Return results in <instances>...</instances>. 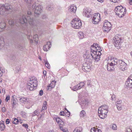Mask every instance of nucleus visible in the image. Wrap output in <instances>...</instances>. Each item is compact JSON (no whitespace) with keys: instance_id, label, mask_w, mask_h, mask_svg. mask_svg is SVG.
Here are the masks:
<instances>
[{"instance_id":"nucleus-1","label":"nucleus","mask_w":132,"mask_h":132,"mask_svg":"<svg viewBox=\"0 0 132 132\" xmlns=\"http://www.w3.org/2000/svg\"><path fill=\"white\" fill-rule=\"evenodd\" d=\"M96 45V44H94L91 46L90 54L95 61L98 62L100 60V56L101 54L100 51L101 50H97Z\"/></svg>"},{"instance_id":"nucleus-2","label":"nucleus","mask_w":132,"mask_h":132,"mask_svg":"<svg viewBox=\"0 0 132 132\" xmlns=\"http://www.w3.org/2000/svg\"><path fill=\"white\" fill-rule=\"evenodd\" d=\"M27 14L28 15L26 18L25 16L23 15L22 18L20 19L19 22L22 24H23L28 21L31 26H33L35 25L34 23L32 18L30 16L31 15V13L30 11H28Z\"/></svg>"},{"instance_id":"nucleus-3","label":"nucleus","mask_w":132,"mask_h":132,"mask_svg":"<svg viewBox=\"0 0 132 132\" xmlns=\"http://www.w3.org/2000/svg\"><path fill=\"white\" fill-rule=\"evenodd\" d=\"M37 81L36 78L33 77L29 79L27 83V88L30 90H33L37 86Z\"/></svg>"},{"instance_id":"nucleus-4","label":"nucleus","mask_w":132,"mask_h":132,"mask_svg":"<svg viewBox=\"0 0 132 132\" xmlns=\"http://www.w3.org/2000/svg\"><path fill=\"white\" fill-rule=\"evenodd\" d=\"M114 11L116 14L120 17H123L126 13V8L123 7L121 5L116 7Z\"/></svg>"},{"instance_id":"nucleus-5","label":"nucleus","mask_w":132,"mask_h":132,"mask_svg":"<svg viewBox=\"0 0 132 132\" xmlns=\"http://www.w3.org/2000/svg\"><path fill=\"white\" fill-rule=\"evenodd\" d=\"M71 24L73 27L76 29H79L81 26V22L80 20L75 18L73 19L71 22Z\"/></svg>"},{"instance_id":"nucleus-6","label":"nucleus","mask_w":132,"mask_h":132,"mask_svg":"<svg viewBox=\"0 0 132 132\" xmlns=\"http://www.w3.org/2000/svg\"><path fill=\"white\" fill-rule=\"evenodd\" d=\"M36 3H34L32 5V7L33 10H34L35 13L39 14L42 11L41 6L40 5H38L36 7Z\"/></svg>"},{"instance_id":"nucleus-7","label":"nucleus","mask_w":132,"mask_h":132,"mask_svg":"<svg viewBox=\"0 0 132 132\" xmlns=\"http://www.w3.org/2000/svg\"><path fill=\"white\" fill-rule=\"evenodd\" d=\"M111 24L109 22L106 21L104 22L103 29L104 32H108L111 29Z\"/></svg>"},{"instance_id":"nucleus-8","label":"nucleus","mask_w":132,"mask_h":132,"mask_svg":"<svg viewBox=\"0 0 132 132\" xmlns=\"http://www.w3.org/2000/svg\"><path fill=\"white\" fill-rule=\"evenodd\" d=\"M91 63L87 61L84 62L82 67V69L84 72H89L90 70Z\"/></svg>"},{"instance_id":"nucleus-9","label":"nucleus","mask_w":132,"mask_h":132,"mask_svg":"<svg viewBox=\"0 0 132 132\" xmlns=\"http://www.w3.org/2000/svg\"><path fill=\"white\" fill-rule=\"evenodd\" d=\"M108 112V111L103 110L101 108L98 109V113L101 119H103L106 117Z\"/></svg>"},{"instance_id":"nucleus-10","label":"nucleus","mask_w":132,"mask_h":132,"mask_svg":"<svg viewBox=\"0 0 132 132\" xmlns=\"http://www.w3.org/2000/svg\"><path fill=\"white\" fill-rule=\"evenodd\" d=\"M127 64L122 60H120L118 62V67L122 71H124L127 69L126 66Z\"/></svg>"},{"instance_id":"nucleus-11","label":"nucleus","mask_w":132,"mask_h":132,"mask_svg":"<svg viewBox=\"0 0 132 132\" xmlns=\"http://www.w3.org/2000/svg\"><path fill=\"white\" fill-rule=\"evenodd\" d=\"M100 15L99 13L95 14L92 19V22L94 24H97L100 20Z\"/></svg>"},{"instance_id":"nucleus-12","label":"nucleus","mask_w":132,"mask_h":132,"mask_svg":"<svg viewBox=\"0 0 132 132\" xmlns=\"http://www.w3.org/2000/svg\"><path fill=\"white\" fill-rule=\"evenodd\" d=\"M121 41V38L117 36H115L113 38V43L116 47H118L119 46Z\"/></svg>"},{"instance_id":"nucleus-13","label":"nucleus","mask_w":132,"mask_h":132,"mask_svg":"<svg viewBox=\"0 0 132 132\" xmlns=\"http://www.w3.org/2000/svg\"><path fill=\"white\" fill-rule=\"evenodd\" d=\"M125 85L127 87H132V75L129 77L125 82Z\"/></svg>"},{"instance_id":"nucleus-14","label":"nucleus","mask_w":132,"mask_h":132,"mask_svg":"<svg viewBox=\"0 0 132 132\" xmlns=\"http://www.w3.org/2000/svg\"><path fill=\"white\" fill-rule=\"evenodd\" d=\"M116 103L117 108L118 110L120 111L121 110L123 106V103L121 100L118 101Z\"/></svg>"},{"instance_id":"nucleus-15","label":"nucleus","mask_w":132,"mask_h":132,"mask_svg":"<svg viewBox=\"0 0 132 132\" xmlns=\"http://www.w3.org/2000/svg\"><path fill=\"white\" fill-rule=\"evenodd\" d=\"M90 9H84L83 12V15L87 17H89L91 15L90 14Z\"/></svg>"},{"instance_id":"nucleus-16","label":"nucleus","mask_w":132,"mask_h":132,"mask_svg":"<svg viewBox=\"0 0 132 132\" xmlns=\"http://www.w3.org/2000/svg\"><path fill=\"white\" fill-rule=\"evenodd\" d=\"M77 9L76 7L74 5H71L69 7V11L72 13L75 12Z\"/></svg>"},{"instance_id":"nucleus-17","label":"nucleus","mask_w":132,"mask_h":132,"mask_svg":"<svg viewBox=\"0 0 132 132\" xmlns=\"http://www.w3.org/2000/svg\"><path fill=\"white\" fill-rule=\"evenodd\" d=\"M106 66L107 67V70L109 71H112L114 69V66L111 64V63H108Z\"/></svg>"},{"instance_id":"nucleus-18","label":"nucleus","mask_w":132,"mask_h":132,"mask_svg":"<svg viewBox=\"0 0 132 132\" xmlns=\"http://www.w3.org/2000/svg\"><path fill=\"white\" fill-rule=\"evenodd\" d=\"M19 98L20 102L24 104L28 102L29 101V99L27 97H19Z\"/></svg>"},{"instance_id":"nucleus-19","label":"nucleus","mask_w":132,"mask_h":132,"mask_svg":"<svg viewBox=\"0 0 132 132\" xmlns=\"http://www.w3.org/2000/svg\"><path fill=\"white\" fill-rule=\"evenodd\" d=\"M51 43L50 42L47 43V44L44 45L43 47V50L44 51H47L50 48V45Z\"/></svg>"},{"instance_id":"nucleus-20","label":"nucleus","mask_w":132,"mask_h":132,"mask_svg":"<svg viewBox=\"0 0 132 132\" xmlns=\"http://www.w3.org/2000/svg\"><path fill=\"white\" fill-rule=\"evenodd\" d=\"M5 8L4 5H0V14H4L5 13Z\"/></svg>"},{"instance_id":"nucleus-21","label":"nucleus","mask_w":132,"mask_h":132,"mask_svg":"<svg viewBox=\"0 0 132 132\" xmlns=\"http://www.w3.org/2000/svg\"><path fill=\"white\" fill-rule=\"evenodd\" d=\"M119 60H118L117 59H115L114 60H112L111 63V64L113 66L116 65L118 66V62Z\"/></svg>"},{"instance_id":"nucleus-22","label":"nucleus","mask_w":132,"mask_h":132,"mask_svg":"<svg viewBox=\"0 0 132 132\" xmlns=\"http://www.w3.org/2000/svg\"><path fill=\"white\" fill-rule=\"evenodd\" d=\"M4 6L5 12L9 10H10L12 8L11 6L8 4H5Z\"/></svg>"},{"instance_id":"nucleus-23","label":"nucleus","mask_w":132,"mask_h":132,"mask_svg":"<svg viewBox=\"0 0 132 132\" xmlns=\"http://www.w3.org/2000/svg\"><path fill=\"white\" fill-rule=\"evenodd\" d=\"M90 132H102V131L100 129L94 127L91 129Z\"/></svg>"},{"instance_id":"nucleus-24","label":"nucleus","mask_w":132,"mask_h":132,"mask_svg":"<svg viewBox=\"0 0 132 132\" xmlns=\"http://www.w3.org/2000/svg\"><path fill=\"white\" fill-rule=\"evenodd\" d=\"M4 45V41L3 38H0V50L3 48Z\"/></svg>"},{"instance_id":"nucleus-25","label":"nucleus","mask_w":132,"mask_h":132,"mask_svg":"<svg viewBox=\"0 0 132 132\" xmlns=\"http://www.w3.org/2000/svg\"><path fill=\"white\" fill-rule=\"evenodd\" d=\"M108 107L107 105H104L101 106L99 108H101L102 110H103L108 111Z\"/></svg>"},{"instance_id":"nucleus-26","label":"nucleus","mask_w":132,"mask_h":132,"mask_svg":"<svg viewBox=\"0 0 132 132\" xmlns=\"http://www.w3.org/2000/svg\"><path fill=\"white\" fill-rule=\"evenodd\" d=\"M65 110L69 113V114H68V115H66V114L65 113V112H64V111H61L60 112V115H61V116H67L68 117H69V116H70V112H69V111H68V110H67L66 109H65ZM65 117H66V116H65Z\"/></svg>"},{"instance_id":"nucleus-27","label":"nucleus","mask_w":132,"mask_h":132,"mask_svg":"<svg viewBox=\"0 0 132 132\" xmlns=\"http://www.w3.org/2000/svg\"><path fill=\"white\" fill-rule=\"evenodd\" d=\"M4 122L2 121V122L0 123V129L2 131L4 130L5 128V126L4 124Z\"/></svg>"},{"instance_id":"nucleus-28","label":"nucleus","mask_w":132,"mask_h":132,"mask_svg":"<svg viewBox=\"0 0 132 132\" xmlns=\"http://www.w3.org/2000/svg\"><path fill=\"white\" fill-rule=\"evenodd\" d=\"M82 129L81 127H78L76 128L74 130L73 132H81Z\"/></svg>"},{"instance_id":"nucleus-29","label":"nucleus","mask_w":132,"mask_h":132,"mask_svg":"<svg viewBox=\"0 0 132 132\" xmlns=\"http://www.w3.org/2000/svg\"><path fill=\"white\" fill-rule=\"evenodd\" d=\"M78 35L79 38L80 39H82L84 37L83 33L82 32H79L78 33Z\"/></svg>"},{"instance_id":"nucleus-30","label":"nucleus","mask_w":132,"mask_h":132,"mask_svg":"<svg viewBox=\"0 0 132 132\" xmlns=\"http://www.w3.org/2000/svg\"><path fill=\"white\" fill-rule=\"evenodd\" d=\"M11 102L12 105V109H13L14 108V106L16 105V102L14 98H12V99Z\"/></svg>"},{"instance_id":"nucleus-31","label":"nucleus","mask_w":132,"mask_h":132,"mask_svg":"<svg viewBox=\"0 0 132 132\" xmlns=\"http://www.w3.org/2000/svg\"><path fill=\"white\" fill-rule=\"evenodd\" d=\"M12 122L14 124H17L19 122V120L16 118H14L13 119Z\"/></svg>"},{"instance_id":"nucleus-32","label":"nucleus","mask_w":132,"mask_h":132,"mask_svg":"<svg viewBox=\"0 0 132 132\" xmlns=\"http://www.w3.org/2000/svg\"><path fill=\"white\" fill-rule=\"evenodd\" d=\"M56 81L55 80L52 81L50 85L51 87L53 88L54 87L56 84Z\"/></svg>"},{"instance_id":"nucleus-33","label":"nucleus","mask_w":132,"mask_h":132,"mask_svg":"<svg viewBox=\"0 0 132 132\" xmlns=\"http://www.w3.org/2000/svg\"><path fill=\"white\" fill-rule=\"evenodd\" d=\"M86 113L85 111L84 110H82L80 113V116L81 117H84L86 115Z\"/></svg>"},{"instance_id":"nucleus-34","label":"nucleus","mask_w":132,"mask_h":132,"mask_svg":"<svg viewBox=\"0 0 132 132\" xmlns=\"http://www.w3.org/2000/svg\"><path fill=\"white\" fill-rule=\"evenodd\" d=\"M54 120L58 123V124L59 123L60 121H61V119H60L59 117H54Z\"/></svg>"},{"instance_id":"nucleus-35","label":"nucleus","mask_w":132,"mask_h":132,"mask_svg":"<svg viewBox=\"0 0 132 132\" xmlns=\"http://www.w3.org/2000/svg\"><path fill=\"white\" fill-rule=\"evenodd\" d=\"M36 43H37L38 40V36L37 34L35 35L33 37Z\"/></svg>"},{"instance_id":"nucleus-36","label":"nucleus","mask_w":132,"mask_h":132,"mask_svg":"<svg viewBox=\"0 0 132 132\" xmlns=\"http://www.w3.org/2000/svg\"><path fill=\"white\" fill-rule=\"evenodd\" d=\"M81 101L82 104H84L85 105L87 104L88 103L87 100H86L85 99H82Z\"/></svg>"},{"instance_id":"nucleus-37","label":"nucleus","mask_w":132,"mask_h":132,"mask_svg":"<svg viewBox=\"0 0 132 132\" xmlns=\"http://www.w3.org/2000/svg\"><path fill=\"white\" fill-rule=\"evenodd\" d=\"M9 24L11 26H13L14 24V22L12 19H10L9 21Z\"/></svg>"},{"instance_id":"nucleus-38","label":"nucleus","mask_w":132,"mask_h":132,"mask_svg":"<svg viewBox=\"0 0 132 132\" xmlns=\"http://www.w3.org/2000/svg\"><path fill=\"white\" fill-rule=\"evenodd\" d=\"M38 109H37L32 113V115L34 116L37 115V114L39 113L38 112Z\"/></svg>"},{"instance_id":"nucleus-39","label":"nucleus","mask_w":132,"mask_h":132,"mask_svg":"<svg viewBox=\"0 0 132 132\" xmlns=\"http://www.w3.org/2000/svg\"><path fill=\"white\" fill-rule=\"evenodd\" d=\"M45 65L46 67L48 69H50V64L47 61H44Z\"/></svg>"},{"instance_id":"nucleus-40","label":"nucleus","mask_w":132,"mask_h":132,"mask_svg":"<svg viewBox=\"0 0 132 132\" xmlns=\"http://www.w3.org/2000/svg\"><path fill=\"white\" fill-rule=\"evenodd\" d=\"M111 128L113 130H116L117 129V126L115 124H113L111 126Z\"/></svg>"},{"instance_id":"nucleus-41","label":"nucleus","mask_w":132,"mask_h":132,"mask_svg":"<svg viewBox=\"0 0 132 132\" xmlns=\"http://www.w3.org/2000/svg\"><path fill=\"white\" fill-rule=\"evenodd\" d=\"M79 88H81L84 85V83L83 82H81L79 84Z\"/></svg>"},{"instance_id":"nucleus-42","label":"nucleus","mask_w":132,"mask_h":132,"mask_svg":"<svg viewBox=\"0 0 132 132\" xmlns=\"http://www.w3.org/2000/svg\"><path fill=\"white\" fill-rule=\"evenodd\" d=\"M28 39L30 40V43H33V41L31 38H32V36L30 35H29L28 36Z\"/></svg>"},{"instance_id":"nucleus-43","label":"nucleus","mask_w":132,"mask_h":132,"mask_svg":"<svg viewBox=\"0 0 132 132\" xmlns=\"http://www.w3.org/2000/svg\"><path fill=\"white\" fill-rule=\"evenodd\" d=\"M60 129L64 132H68V130L65 129L63 127V126H60Z\"/></svg>"},{"instance_id":"nucleus-44","label":"nucleus","mask_w":132,"mask_h":132,"mask_svg":"<svg viewBox=\"0 0 132 132\" xmlns=\"http://www.w3.org/2000/svg\"><path fill=\"white\" fill-rule=\"evenodd\" d=\"M58 124L59 125V127L60 126H63L64 125V122L61 120V121H60V123Z\"/></svg>"},{"instance_id":"nucleus-45","label":"nucleus","mask_w":132,"mask_h":132,"mask_svg":"<svg viewBox=\"0 0 132 132\" xmlns=\"http://www.w3.org/2000/svg\"><path fill=\"white\" fill-rule=\"evenodd\" d=\"M5 25V24L4 23H1L0 24V28H4Z\"/></svg>"},{"instance_id":"nucleus-46","label":"nucleus","mask_w":132,"mask_h":132,"mask_svg":"<svg viewBox=\"0 0 132 132\" xmlns=\"http://www.w3.org/2000/svg\"><path fill=\"white\" fill-rule=\"evenodd\" d=\"M47 102L46 101H45L44 102L43 104V107L47 108Z\"/></svg>"},{"instance_id":"nucleus-47","label":"nucleus","mask_w":132,"mask_h":132,"mask_svg":"<svg viewBox=\"0 0 132 132\" xmlns=\"http://www.w3.org/2000/svg\"><path fill=\"white\" fill-rule=\"evenodd\" d=\"M52 88L51 87V86L50 85L47 86V90H50L52 88Z\"/></svg>"},{"instance_id":"nucleus-48","label":"nucleus","mask_w":132,"mask_h":132,"mask_svg":"<svg viewBox=\"0 0 132 132\" xmlns=\"http://www.w3.org/2000/svg\"><path fill=\"white\" fill-rule=\"evenodd\" d=\"M24 1L26 3L28 2V3H29L30 2V4H31V3H32V0H24Z\"/></svg>"},{"instance_id":"nucleus-49","label":"nucleus","mask_w":132,"mask_h":132,"mask_svg":"<svg viewBox=\"0 0 132 132\" xmlns=\"http://www.w3.org/2000/svg\"><path fill=\"white\" fill-rule=\"evenodd\" d=\"M22 126L26 128H27L28 127V126L27 124H23L22 125Z\"/></svg>"},{"instance_id":"nucleus-50","label":"nucleus","mask_w":132,"mask_h":132,"mask_svg":"<svg viewBox=\"0 0 132 132\" xmlns=\"http://www.w3.org/2000/svg\"><path fill=\"white\" fill-rule=\"evenodd\" d=\"M10 100V96H7L5 99V101L6 102H7L8 101Z\"/></svg>"},{"instance_id":"nucleus-51","label":"nucleus","mask_w":132,"mask_h":132,"mask_svg":"<svg viewBox=\"0 0 132 132\" xmlns=\"http://www.w3.org/2000/svg\"><path fill=\"white\" fill-rule=\"evenodd\" d=\"M111 98L112 100H115V98H116V96L114 94H113Z\"/></svg>"},{"instance_id":"nucleus-52","label":"nucleus","mask_w":132,"mask_h":132,"mask_svg":"<svg viewBox=\"0 0 132 132\" xmlns=\"http://www.w3.org/2000/svg\"><path fill=\"white\" fill-rule=\"evenodd\" d=\"M10 122V120L9 119H7L6 120V124H9Z\"/></svg>"},{"instance_id":"nucleus-53","label":"nucleus","mask_w":132,"mask_h":132,"mask_svg":"<svg viewBox=\"0 0 132 132\" xmlns=\"http://www.w3.org/2000/svg\"><path fill=\"white\" fill-rule=\"evenodd\" d=\"M126 132H132V130L130 128H128L127 129Z\"/></svg>"},{"instance_id":"nucleus-54","label":"nucleus","mask_w":132,"mask_h":132,"mask_svg":"<svg viewBox=\"0 0 132 132\" xmlns=\"http://www.w3.org/2000/svg\"><path fill=\"white\" fill-rule=\"evenodd\" d=\"M39 94L40 96H42L43 94V92L42 90H41L39 91Z\"/></svg>"},{"instance_id":"nucleus-55","label":"nucleus","mask_w":132,"mask_h":132,"mask_svg":"<svg viewBox=\"0 0 132 132\" xmlns=\"http://www.w3.org/2000/svg\"><path fill=\"white\" fill-rule=\"evenodd\" d=\"M76 86H74L72 88V89L74 91H76V90H77V87H76Z\"/></svg>"},{"instance_id":"nucleus-56","label":"nucleus","mask_w":132,"mask_h":132,"mask_svg":"<svg viewBox=\"0 0 132 132\" xmlns=\"http://www.w3.org/2000/svg\"><path fill=\"white\" fill-rule=\"evenodd\" d=\"M2 111L3 112H5V107H3L2 108Z\"/></svg>"},{"instance_id":"nucleus-57","label":"nucleus","mask_w":132,"mask_h":132,"mask_svg":"<svg viewBox=\"0 0 132 132\" xmlns=\"http://www.w3.org/2000/svg\"><path fill=\"white\" fill-rule=\"evenodd\" d=\"M47 108H45V107H42V109L41 110V112H42L44 110H45Z\"/></svg>"},{"instance_id":"nucleus-58","label":"nucleus","mask_w":132,"mask_h":132,"mask_svg":"<svg viewBox=\"0 0 132 132\" xmlns=\"http://www.w3.org/2000/svg\"><path fill=\"white\" fill-rule=\"evenodd\" d=\"M3 75V71H2L1 69H0V77H1Z\"/></svg>"},{"instance_id":"nucleus-59","label":"nucleus","mask_w":132,"mask_h":132,"mask_svg":"<svg viewBox=\"0 0 132 132\" xmlns=\"http://www.w3.org/2000/svg\"><path fill=\"white\" fill-rule=\"evenodd\" d=\"M47 9L49 10H52L50 6H48L47 7Z\"/></svg>"},{"instance_id":"nucleus-60","label":"nucleus","mask_w":132,"mask_h":132,"mask_svg":"<svg viewBox=\"0 0 132 132\" xmlns=\"http://www.w3.org/2000/svg\"><path fill=\"white\" fill-rule=\"evenodd\" d=\"M79 84H77V85L76 86V87H77V90H78L79 89H80V88H79Z\"/></svg>"},{"instance_id":"nucleus-61","label":"nucleus","mask_w":132,"mask_h":132,"mask_svg":"<svg viewBox=\"0 0 132 132\" xmlns=\"http://www.w3.org/2000/svg\"><path fill=\"white\" fill-rule=\"evenodd\" d=\"M96 46H97V48H98V49H97V50H99V49H100V50H101V48L100 47H98V44H96Z\"/></svg>"},{"instance_id":"nucleus-62","label":"nucleus","mask_w":132,"mask_h":132,"mask_svg":"<svg viewBox=\"0 0 132 132\" xmlns=\"http://www.w3.org/2000/svg\"><path fill=\"white\" fill-rule=\"evenodd\" d=\"M129 3L130 4H132V0H129Z\"/></svg>"},{"instance_id":"nucleus-63","label":"nucleus","mask_w":132,"mask_h":132,"mask_svg":"<svg viewBox=\"0 0 132 132\" xmlns=\"http://www.w3.org/2000/svg\"><path fill=\"white\" fill-rule=\"evenodd\" d=\"M43 73L44 75H46V72L45 71H43Z\"/></svg>"},{"instance_id":"nucleus-64","label":"nucleus","mask_w":132,"mask_h":132,"mask_svg":"<svg viewBox=\"0 0 132 132\" xmlns=\"http://www.w3.org/2000/svg\"><path fill=\"white\" fill-rule=\"evenodd\" d=\"M98 1L101 2H102L104 0H97Z\"/></svg>"}]
</instances>
